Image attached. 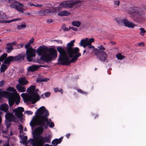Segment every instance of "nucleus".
I'll return each instance as SVG.
<instances>
[{
  "instance_id": "nucleus-1",
  "label": "nucleus",
  "mask_w": 146,
  "mask_h": 146,
  "mask_svg": "<svg viewBox=\"0 0 146 146\" xmlns=\"http://www.w3.org/2000/svg\"><path fill=\"white\" fill-rule=\"evenodd\" d=\"M57 50L60 54L58 59L59 62L57 63L58 65H69L71 63L76 62L78 58L81 56V54L79 52L80 49L78 47H75L71 49L68 52L69 57L72 58L70 60L68 57L66 50L61 46H59Z\"/></svg>"
},
{
  "instance_id": "nucleus-2",
  "label": "nucleus",
  "mask_w": 146,
  "mask_h": 146,
  "mask_svg": "<svg viewBox=\"0 0 146 146\" xmlns=\"http://www.w3.org/2000/svg\"><path fill=\"white\" fill-rule=\"evenodd\" d=\"M35 114L37 117L33 118L30 123L32 129L36 125L44 126L46 123L48 125L50 123L51 119L47 118L49 115V112L44 106H42L38 109Z\"/></svg>"
},
{
  "instance_id": "nucleus-3",
  "label": "nucleus",
  "mask_w": 146,
  "mask_h": 146,
  "mask_svg": "<svg viewBox=\"0 0 146 146\" xmlns=\"http://www.w3.org/2000/svg\"><path fill=\"white\" fill-rule=\"evenodd\" d=\"M38 55L41 56L40 60L46 62L51 61L57 57V52L53 48H48L45 46H40L36 50Z\"/></svg>"
},
{
  "instance_id": "nucleus-4",
  "label": "nucleus",
  "mask_w": 146,
  "mask_h": 146,
  "mask_svg": "<svg viewBox=\"0 0 146 146\" xmlns=\"http://www.w3.org/2000/svg\"><path fill=\"white\" fill-rule=\"evenodd\" d=\"M35 85L31 86L27 90V92L30 95L26 93H22L21 94L25 102H30L34 104L40 100V97L38 93L35 91Z\"/></svg>"
},
{
  "instance_id": "nucleus-5",
  "label": "nucleus",
  "mask_w": 146,
  "mask_h": 146,
  "mask_svg": "<svg viewBox=\"0 0 146 146\" xmlns=\"http://www.w3.org/2000/svg\"><path fill=\"white\" fill-rule=\"evenodd\" d=\"M129 14L131 18L136 22L143 23L145 21V14L138 7H133L132 8Z\"/></svg>"
},
{
  "instance_id": "nucleus-6",
  "label": "nucleus",
  "mask_w": 146,
  "mask_h": 146,
  "mask_svg": "<svg viewBox=\"0 0 146 146\" xmlns=\"http://www.w3.org/2000/svg\"><path fill=\"white\" fill-rule=\"evenodd\" d=\"M98 49H94L93 50L95 55L98 57L100 60L103 62H108L107 59L108 55L104 51L105 50V48L102 45L98 46Z\"/></svg>"
},
{
  "instance_id": "nucleus-7",
  "label": "nucleus",
  "mask_w": 146,
  "mask_h": 146,
  "mask_svg": "<svg viewBox=\"0 0 146 146\" xmlns=\"http://www.w3.org/2000/svg\"><path fill=\"white\" fill-rule=\"evenodd\" d=\"M50 136L45 137L39 136L38 141H36L32 139H29V141L31 142L33 146H43L44 143L50 142Z\"/></svg>"
},
{
  "instance_id": "nucleus-8",
  "label": "nucleus",
  "mask_w": 146,
  "mask_h": 146,
  "mask_svg": "<svg viewBox=\"0 0 146 146\" xmlns=\"http://www.w3.org/2000/svg\"><path fill=\"white\" fill-rule=\"evenodd\" d=\"M8 98L10 106H13L14 103L17 105H18L20 102V97L17 93L15 94L9 92Z\"/></svg>"
},
{
  "instance_id": "nucleus-9",
  "label": "nucleus",
  "mask_w": 146,
  "mask_h": 146,
  "mask_svg": "<svg viewBox=\"0 0 146 146\" xmlns=\"http://www.w3.org/2000/svg\"><path fill=\"white\" fill-rule=\"evenodd\" d=\"M25 57V54H19L15 56H9L7 57L4 61V63L9 66L11 63L13 62H18L23 60Z\"/></svg>"
},
{
  "instance_id": "nucleus-10",
  "label": "nucleus",
  "mask_w": 146,
  "mask_h": 146,
  "mask_svg": "<svg viewBox=\"0 0 146 146\" xmlns=\"http://www.w3.org/2000/svg\"><path fill=\"white\" fill-rule=\"evenodd\" d=\"M82 2V1L81 0H68L61 2L60 4V7L64 8L70 9L72 8L74 6L81 3Z\"/></svg>"
},
{
  "instance_id": "nucleus-11",
  "label": "nucleus",
  "mask_w": 146,
  "mask_h": 146,
  "mask_svg": "<svg viewBox=\"0 0 146 146\" xmlns=\"http://www.w3.org/2000/svg\"><path fill=\"white\" fill-rule=\"evenodd\" d=\"M94 39L93 38L90 39L86 38L85 39H82L80 43V46H83L84 48L88 46L87 49H94V46L91 45L92 43L94 42Z\"/></svg>"
},
{
  "instance_id": "nucleus-12",
  "label": "nucleus",
  "mask_w": 146,
  "mask_h": 146,
  "mask_svg": "<svg viewBox=\"0 0 146 146\" xmlns=\"http://www.w3.org/2000/svg\"><path fill=\"white\" fill-rule=\"evenodd\" d=\"M36 52L35 49H33L32 47L27 49L26 52V54L28 61L31 62L33 60V57L35 56Z\"/></svg>"
},
{
  "instance_id": "nucleus-13",
  "label": "nucleus",
  "mask_w": 146,
  "mask_h": 146,
  "mask_svg": "<svg viewBox=\"0 0 146 146\" xmlns=\"http://www.w3.org/2000/svg\"><path fill=\"white\" fill-rule=\"evenodd\" d=\"M5 117L6 119L8 121L17 122V118L12 113L7 112L5 115Z\"/></svg>"
},
{
  "instance_id": "nucleus-14",
  "label": "nucleus",
  "mask_w": 146,
  "mask_h": 146,
  "mask_svg": "<svg viewBox=\"0 0 146 146\" xmlns=\"http://www.w3.org/2000/svg\"><path fill=\"white\" fill-rule=\"evenodd\" d=\"M18 5L12 4L10 6L12 8H15L21 13H23L24 11V9L22 8V7H23V4L19 3H18Z\"/></svg>"
},
{
  "instance_id": "nucleus-15",
  "label": "nucleus",
  "mask_w": 146,
  "mask_h": 146,
  "mask_svg": "<svg viewBox=\"0 0 146 146\" xmlns=\"http://www.w3.org/2000/svg\"><path fill=\"white\" fill-rule=\"evenodd\" d=\"M39 68L38 65L33 64L29 66L27 68V70L29 72H33L37 70Z\"/></svg>"
},
{
  "instance_id": "nucleus-16",
  "label": "nucleus",
  "mask_w": 146,
  "mask_h": 146,
  "mask_svg": "<svg viewBox=\"0 0 146 146\" xmlns=\"http://www.w3.org/2000/svg\"><path fill=\"white\" fill-rule=\"evenodd\" d=\"M124 26L129 28H133L135 26V25L133 22L125 19V20L124 21Z\"/></svg>"
},
{
  "instance_id": "nucleus-17",
  "label": "nucleus",
  "mask_w": 146,
  "mask_h": 146,
  "mask_svg": "<svg viewBox=\"0 0 146 146\" xmlns=\"http://www.w3.org/2000/svg\"><path fill=\"white\" fill-rule=\"evenodd\" d=\"M50 9H48L40 10L37 12V14L39 16L46 15L48 13H50Z\"/></svg>"
},
{
  "instance_id": "nucleus-18",
  "label": "nucleus",
  "mask_w": 146,
  "mask_h": 146,
  "mask_svg": "<svg viewBox=\"0 0 146 146\" xmlns=\"http://www.w3.org/2000/svg\"><path fill=\"white\" fill-rule=\"evenodd\" d=\"M9 106L8 104L5 103L2 104L0 106V110L3 111L4 112H8Z\"/></svg>"
},
{
  "instance_id": "nucleus-19",
  "label": "nucleus",
  "mask_w": 146,
  "mask_h": 146,
  "mask_svg": "<svg viewBox=\"0 0 146 146\" xmlns=\"http://www.w3.org/2000/svg\"><path fill=\"white\" fill-rule=\"evenodd\" d=\"M19 84L21 85H27L28 83V82L26 80L25 77H22L19 79Z\"/></svg>"
},
{
  "instance_id": "nucleus-20",
  "label": "nucleus",
  "mask_w": 146,
  "mask_h": 146,
  "mask_svg": "<svg viewBox=\"0 0 146 146\" xmlns=\"http://www.w3.org/2000/svg\"><path fill=\"white\" fill-rule=\"evenodd\" d=\"M75 40H71L70 42L68 43L67 45V48L66 50L68 52L70 50L73 48V47L74 46V43L75 42Z\"/></svg>"
},
{
  "instance_id": "nucleus-21",
  "label": "nucleus",
  "mask_w": 146,
  "mask_h": 146,
  "mask_svg": "<svg viewBox=\"0 0 146 146\" xmlns=\"http://www.w3.org/2000/svg\"><path fill=\"white\" fill-rule=\"evenodd\" d=\"M63 138V137H62L59 139H56L52 141V143L53 145L56 146L58 144L60 143L61 142Z\"/></svg>"
},
{
  "instance_id": "nucleus-22",
  "label": "nucleus",
  "mask_w": 146,
  "mask_h": 146,
  "mask_svg": "<svg viewBox=\"0 0 146 146\" xmlns=\"http://www.w3.org/2000/svg\"><path fill=\"white\" fill-rule=\"evenodd\" d=\"M59 16L62 17L63 16H68L70 15V13L67 11H62L58 13V14Z\"/></svg>"
},
{
  "instance_id": "nucleus-23",
  "label": "nucleus",
  "mask_w": 146,
  "mask_h": 146,
  "mask_svg": "<svg viewBox=\"0 0 146 146\" xmlns=\"http://www.w3.org/2000/svg\"><path fill=\"white\" fill-rule=\"evenodd\" d=\"M39 126L36 128L35 130L37 133L38 134H41L44 131V129L43 127L44 126L39 125Z\"/></svg>"
},
{
  "instance_id": "nucleus-24",
  "label": "nucleus",
  "mask_w": 146,
  "mask_h": 146,
  "mask_svg": "<svg viewBox=\"0 0 146 146\" xmlns=\"http://www.w3.org/2000/svg\"><path fill=\"white\" fill-rule=\"evenodd\" d=\"M11 44L12 43H9L7 44L6 49V52L7 53H10L13 49Z\"/></svg>"
},
{
  "instance_id": "nucleus-25",
  "label": "nucleus",
  "mask_w": 146,
  "mask_h": 146,
  "mask_svg": "<svg viewBox=\"0 0 146 146\" xmlns=\"http://www.w3.org/2000/svg\"><path fill=\"white\" fill-rule=\"evenodd\" d=\"M16 88L20 92H24L26 91V88L25 87L19 84L16 86Z\"/></svg>"
},
{
  "instance_id": "nucleus-26",
  "label": "nucleus",
  "mask_w": 146,
  "mask_h": 146,
  "mask_svg": "<svg viewBox=\"0 0 146 146\" xmlns=\"http://www.w3.org/2000/svg\"><path fill=\"white\" fill-rule=\"evenodd\" d=\"M8 66V65L5 64L4 62L1 65L0 68V72H4L7 69Z\"/></svg>"
},
{
  "instance_id": "nucleus-27",
  "label": "nucleus",
  "mask_w": 146,
  "mask_h": 146,
  "mask_svg": "<svg viewBox=\"0 0 146 146\" xmlns=\"http://www.w3.org/2000/svg\"><path fill=\"white\" fill-rule=\"evenodd\" d=\"M9 92L7 91H3L0 92V101L2 100L3 97L6 96L8 98Z\"/></svg>"
},
{
  "instance_id": "nucleus-28",
  "label": "nucleus",
  "mask_w": 146,
  "mask_h": 146,
  "mask_svg": "<svg viewBox=\"0 0 146 146\" xmlns=\"http://www.w3.org/2000/svg\"><path fill=\"white\" fill-rule=\"evenodd\" d=\"M49 80V79L45 78L39 77L38 78L36 81L37 83H40L43 82H48Z\"/></svg>"
},
{
  "instance_id": "nucleus-29",
  "label": "nucleus",
  "mask_w": 146,
  "mask_h": 146,
  "mask_svg": "<svg viewBox=\"0 0 146 146\" xmlns=\"http://www.w3.org/2000/svg\"><path fill=\"white\" fill-rule=\"evenodd\" d=\"M72 25L77 27H79L81 25V23L78 21H73L72 22Z\"/></svg>"
},
{
  "instance_id": "nucleus-30",
  "label": "nucleus",
  "mask_w": 146,
  "mask_h": 146,
  "mask_svg": "<svg viewBox=\"0 0 146 146\" xmlns=\"http://www.w3.org/2000/svg\"><path fill=\"white\" fill-rule=\"evenodd\" d=\"M13 111L15 113V115L18 118H20L23 117V114L22 113L18 112V111Z\"/></svg>"
},
{
  "instance_id": "nucleus-31",
  "label": "nucleus",
  "mask_w": 146,
  "mask_h": 146,
  "mask_svg": "<svg viewBox=\"0 0 146 146\" xmlns=\"http://www.w3.org/2000/svg\"><path fill=\"white\" fill-rule=\"evenodd\" d=\"M7 53H4L0 56V62H2L3 60H5V59L7 58Z\"/></svg>"
},
{
  "instance_id": "nucleus-32",
  "label": "nucleus",
  "mask_w": 146,
  "mask_h": 146,
  "mask_svg": "<svg viewBox=\"0 0 146 146\" xmlns=\"http://www.w3.org/2000/svg\"><path fill=\"white\" fill-rule=\"evenodd\" d=\"M21 137H22L21 138L22 140V142L23 144H27V139L28 138L27 137V136H24L23 135L22 136L20 135Z\"/></svg>"
},
{
  "instance_id": "nucleus-33",
  "label": "nucleus",
  "mask_w": 146,
  "mask_h": 146,
  "mask_svg": "<svg viewBox=\"0 0 146 146\" xmlns=\"http://www.w3.org/2000/svg\"><path fill=\"white\" fill-rule=\"evenodd\" d=\"M126 19H119L117 21V23L120 25H124V21Z\"/></svg>"
},
{
  "instance_id": "nucleus-34",
  "label": "nucleus",
  "mask_w": 146,
  "mask_h": 146,
  "mask_svg": "<svg viewBox=\"0 0 146 146\" xmlns=\"http://www.w3.org/2000/svg\"><path fill=\"white\" fill-rule=\"evenodd\" d=\"M18 111V112L22 113L24 111V108L22 107H19L16 109H14L13 110V111Z\"/></svg>"
},
{
  "instance_id": "nucleus-35",
  "label": "nucleus",
  "mask_w": 146,
  "mask_h": 146,
  "mask_svg": "<svg viewBox=\"0 0 146 146\" xmlns=\"http://www.w3.org/2000/svg\"><path fill=\"white\" fill-rule=\"evenodd\" d=\"M116 56L118 59L120 60H122L125 58V56L122 55L120 53H119L116 54Z\"/></svg>"
},
{
  "instance_id": "nucleus-36",
  "label": "nucleus",
  "mask_w": 146,
  "mask_h": 146,
  "mask_svg": "<svg viewBox=\"0 0 146 146\" xmlns=\"http://www.w3.org/2000/svg\"><path fill=\"white\" fill-rule=\"evenodd\" d=\"M7 90L8 91L13 92H12L13 93L15 94V93H17L16 90L14 88L11 87H9L7 89Z\"/></svg>"
},
{
  "instance_id": "nucleus-37",
  "label": "nucleus",
  "mask_w": 146,
  "mask_h": 146,
  "mask_svg": "<svg viewBox=\"0 0 146 146\" xmlns=\"http://www.w3.org/2000/svg\"><path fill=\"white\" fill-rule=\"evenodd\" d=\"M7 18L6 15L3 12L0 11V19H5Z\"/></svg>"
},
{
  "instance_id": "nucleus-38",
  "label": "nucleus",
  "mask_w": 146,
  "mask_h": 146,
  "mask_svg": "<svg viewBox=\"0 0 146 146\" xmlns=\"http://www.w3.org/2000/svg\"><path fill=\"white\" fill-rule=\"evenodd\" d=\"M140 30V32L139 33V34L140 35L142 36H143L145 33L146 32V31L145 30V29L143 28H141L139 29Z\"/></svg>"
},
{
  "instance_id": "nucleus-39",
  "label": "nucleus",
  "mask_w": 146,
  "mask_h": 146,
  "mask_svg": "<svg viewBox=\"0 0 146 146\" xmlns=\"http://www.w3.org/2000/svg\"><path fill=\"white\" fill-rule=\"evenodd\" d=\"M54 91L55 92H60L62 94H63V90L62 89L60 88L59 89L58 88H54Z\"/></svg>"
},
{
  "instance_id": "nucleus-40",
  "label": "nucleus",
  "mask_w": 146,
  "mask_h": 146,
  "mask_svg": "<svg viewBox=\"0 0 146 146\" xmlns=\"http://www.w3.org/2000/svg\"><path fill=\"white\" fill-rule=\"evenodd\" d=\"M26 25L25 23L23 24H21L20 25H18L17 26V28L19 30H21L23 29L24 28H25L26 27Z\"/></svg>"
},
{
  "instance_id": "nucleus-41",
  "label": "nucleus",
  "mask_w": 146,
  "mask_h": 146,
  "mask_svg": "<svg viewBox=\"0 0 146 146\" xmlns=\"http://www.w3.org/2000/svg\"><path fill=\"white\" fill-rule=\"evenodd\" d=\"M62 29L64 31H67L70 29V27H69V28H68L66 27V25H63L62 27Z\"/></svg>"
},
{
  "instance_id": "nucleus-42",
  "label": "nucleus",
  "mask_w": 146,
  "mask_h": 146,
  "mask_svg": "<svg viewBox=\"0 0 146 146\" xmlns=\"http://www.w3.org/2000/svg\"><path fill=\"white\" fill-rule=\"evenodd\" d=\"M77 91L78 92H79L82 94H84L85 95H87V93L86 92H84L80 89H78L77 90Z\"/></svg>"
},
{
  "instance_id": "nucleus-43",
  "label": "nucleus",
  "mask_w": 146,
  "mask_h": 146,
  "mask_svg": "<svg viewBox=\"0 0 146 146\" xmlns=\"http://www.w3.org/2000/svg\"><path fill=\"white\" fill-rule=\"evenodd\" d=\"M11 122L9 121H7L5 123V125L6 126V127L7 128H8L10 127L11 125Z\"/></svg>"
},
{
  "instance_id": "nucleus-44",
  "label": "nucleus",
  "mask_w": 146,
  "mask_h": 146,
  "mask_svg": "<svg viewBox=\"0 0 146 146\" xmlns=\"http://www.w3.org/2000/svg\"><path fill=\"white\" fill-rule=\"evenodd\" d=\"M31 47V44H30L29 43H28L25 46V48L27 50V49H29L30 48V47Z\"/></svg>"
},
{
  "instance_id": "nucleus-45",
  "label": "nucleus",
  "mask_w": 146,
  "mask_h": 146,
  "mask_svg": "<svg viewBox=\"0 0 146 146\" xmlns=\"http://www.w3.org/2000/svg\"><path fill=\"white\" fill-rule=\"evenodd\" d=\"M23 127L22 126V125H19V129H20V133L21 134V132H23Z\"/></svg>"
},
{
  "instance_id": "nucleus-46",
  "label": "nucleus",
  "mask_w": 146,
  "mask_h": 146,
  "mask_svg": "<svg viewBox=\"0 0 146 146\" xmlns=\"http://www.w3.org/2000/svg\"><path fill=\"white\" fill-rule=\"evenodd\" d=\"M37 134H36L35 135L34 134H33V139L35 140L36 141H38V137L36 136Z\"/></svg>"
},
{
  "instance_id": "nucleus-47",
  "label": "nucleus",
  "mask_w": 146,
  "mask_h": 146,
  "mask_svg": "<svg viewBox=\"0 0 146 146\" xmlns=\"http://www.w3.org/2000/svg\"><path fill=\"white\" fill-rule=\"evenodd\" d=\"M114 5L118 6L119 5V1L118 0L115 1H114Z\"/></svg>"
},
{
  "instance_id": "nucleus-48",
  "label": "nucleus",
  "mask_w": 146,
  "mask_h": 146,
  "mask_svg": "<svg viewBox=\"0 0 146 146\" xmlns=\"http://www.w3.org/2000/svg\"><path fill=\"white\" fill-rule=\"evenodd\" d=\"M50 93L49 92H47L46 93H45L44 94V95L45 97H46L48 98L49 97L50 95Z\"/></svg>"
},
{
  "instance_id": "nucleus-49",
  "label": "nucleus",
  "mask_w": 146,
  "mask_h": 146,
  "mask_svg": "<svg viewBox=\"0 0 146 146\" xmlns=\"http://www.w3.org/2000/svg\"><path fill=\"white\" fill-rule=\"evenodd\" d=\"M138 45L139 46H145L144 43L143 42H141L138 44Z\"/></svg>"
},
{
  "instance_id": "nucleus-50",
  "label": "nucleus",
  "mask_w": 146,
  "mask_h": 146,
  "mask_svg": "<svg viewBox=\"0 0 146 146\" xmlns=\"http://www.w3.org/2000/svg\"><path fill=\"white\" fill-rule=\"evenodd\" d=\"M54 126V123L52 122H51L50 123L49 127H53Z\"/></svg>"
},
{
  "instance_id": "nucleus-51",
  "label": "nucleus",
  "mask_w": 146,
  "mask_h": 146,
  "mask_svg": "<svg viewBox=\"0 0 146 146\" xmlns=\"http://www.w3.org/2000/svg\"><path fill=\"white\" fill-rule=\"evenodd\" d=\"M21 19L20 18H16L15 19H13L12 20H11L12 22L17 21H19L20 20H21Z\"/></svg>"
},
{
  "instance_id": "nucleus-52",
  "label": "nucleus",
  "mask_w": 146,
  "mask_h": 146,
  "mask_svg": "<svg viewBox=\"0 0 146 146\" xmlns=\"http://www.w3.org/2000/svg\"><path fill=\"white\" fill-rule=\"evenodd\" d=\"M34 41V39L33 38L32 39L30 40L28 43L31 44H33V43Z\"/></svg>"
},
{
  "instance_id": "nucleus-53",
  "label": "nucleus",
  "mask_w": 146,
  "mask_h": 146,
  "mask_svg": "<svg viewBox=\"0 0 146 146\" xmlns=\"http://www.w3.org/2000/svg\"><path fill=\"white\" fill-rule=\"evenodd\" d=\"M24 43H21L18 45V47L19 48H22L24 46Z\"/></svg>"
},
{
  "instance_id": "nucleus-54",
  "label": "nucleus",
  "mask_w": 146,
  "mask_h": 146,
  "mask_svg": "<svg viewBox=\"0 0 146 146\" xmlns=\"http://www.w3.org/2000/svg\"><path fill=\"white\" fill-rule=\"evenodd\" d=\"M53 22V20L52 19H48L46 20V22L48 23H51Z\"/></svg>"
},
{
  "instance_id": "nucleus-55",
  "label": "nucleus",
  "mask_w": 146,
  "mask_h": 146,
  "mask_svg": "<svg viewBox=\"0 0 146 146\" xmlns=\"http://www.w3.org/2000/svg\"><path fill=\"white\" fill-rule=\"evenodd\" d=\"M70 29H72V30L75 31H77V28H74L73 27H70Z\"/></svg>"
},
{
  "instance_id": "nucleus-56",
  "label": "nucleus",
  "mask_w": 146,
  "mask_h": 146,
  "mask_svg": "<svg viewBox=\"0 0 146 146\" xmlns=\"http://www.w3.org/2000/svg\"><path fill=\"white\" fill-rule=\"evenodd\" d=\"M27 113L29 115H32L33 113V112L30 111H26Z\"/></svg>"
},
{
  "instance_id": "nucleus-57",
  "label": "nucleus",
  "mask_w": 146,
  "mask_h": 146,
  "mask_svg": "<svg viewBox=\"0 0 146 146\" xmlns=\"http://www.w3.org/2000/svg\"><path fill=\"white\" fill-rule=\"evenodd\" d=\"M12 22L11 20H4V23H10Z\"/></svg>"
},
{
  "instance_id": "nucleus-58",
  "label": "nucleus",
  "mask_w": 146,
  "mask_h": 146,
  "mask_svg": "<svg viewBox=\"0 0 146 146\" xmlns=\"http://www.w3.org/2000/svg\"><path fill=\"white\" fill-rule=\"evenodd\" d=\"M4 83V81L3 80H2L0 82V87L3 85Z\"/></svg>"
},
{
  "instance_id": "nucleus-59",
  "label": "nucleus",
  "mask_w": 146,
  "mask_h": 146,
  "mask_svg": "<svg viewBox=\"0 0 146 146\" xmlns=\"http://www.w3.org/2000/svg\"><path fill=\"white\" fill-rule=\"evenodd\" d=\"M55 41H56V42H57V43H60V44H62V41L60 40H55Z\"/></svg>"
},
{
  "instance_id": "nucleus-60",
  "label": "nucleus",
  "mask_w": 146,
  "mask_h": 146,
  "mask_svg": "<svg viewBox=\"0 0 146 146\" xmlns=\"http://www.w3.org/2000/svg\"><path fill=\"white\" fill-rule=\"evenodd\" d=\"M42 6V5H39V4H36L35 5V7H41Z\"/></svg>"
},
{
  "instance_id": "nucleus-61",
  "label": "nucleus",
  "mask_w": 146,
  "mask_h": 146,
  "mask_svg": "<svg viewBox=\"0 0 146 146\" xmlns=\"http://www.w3.org/2000/svg\"><path fill=\"white\" fill-rule=\"evenodd\" d=\"M39 67V68L40 67H46V65H38Z\"/></svg>"
},
{
  "instance_id": "nucleus-62",
  "label": "nucleus",
  "mask_w": 146,
  "mask_h": 146,
  "mask_svg": "<svg viewBox=\"0 0 146 146\" xmlns=\"http://www.w3.org/2000/svg\"><path fill=\"white\" fill-rule=\"evenodd\" d=\"M70 135V133H68L66 135V136L67 138H69V137Z\"/></svg>"
},
{
  "instance_id": "nucleus-63",
  "label": "nucleus",
  "mask_w": 146,
  "mask_h": 146,
  "mask_svg": "<svg viewBox=\"0 0 146 146\" xmlns=\"http://www.w3.org/2000/svg\"><path fill=\"white\" fill-rule=\"evenodd\" d=\"M60 9V8L59 7H56V8H55L54 9V10H55L54 12H57V11H56V10L57 9Z\"/></svg>"
},
{
  "instance_id": "nucleus-64",
  "label": "nucleus",
  "mask_w": 146,
  "mask_h": 146,
  "mask_svg": "<svg viewBox=\"0 0 146 146\" xmlns=\"http://www.w3.org/2000/svg\"><path fill=\"white\" fill-rule=\"evenodd\" d=\"M29 4L31 6H35V7L36 5H35V4H33V3H30Z\"/></svg>"
}]
</instances>
